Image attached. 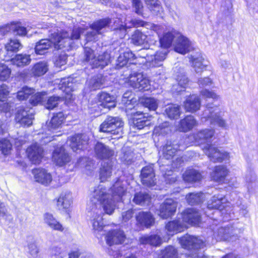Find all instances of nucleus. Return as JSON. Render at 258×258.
<instances>
[{"mask_svg": "<svg viewBox=\"0 0 258 258\" xmlns=\"http://www.w3.org/2000/svg\"><path fill=\"white\" fill-rule=\"evenodd\" d=\"M12 149V143L9 140L3 139L0 141V150L4 155H8L10 153Z\"/></svg>", "mask_w": 258, "mask_h": 258, "instance_id": "obj_58", "label": "nucleus"}, {"mask_svg": "<svg viewBox=\"0 0 258 258\" xmlns=\"http://www.w3.org/2000/svg\"><path fill=\"white\" fill-rule=\"evenodd\" d=\"M190 60L191 66L197 73H201L205 70L207 64L205 63L204 58L201 53L191 55Z\"/></svg>", "mask_w": 258, "mask_h": 258, "instance_id": "obj_29", "label": "nucleus"}, {"mask_svg": "<svg viewBox=\"0 0 258 258\" xmlns=\"http://www.w3.org/2000/svg\"><path fill=\"white\" fill-rule=\"evenodd\" d=\"M229 172V171L226 166L220 165L214 167L210 175L213 180L223 183L225 182L226 178L228 175Z\"/></svg>", "mask_w": 258, "mask_h": 258, "instance_id": "obj_21", "label": "nucleus"}, {"mask_svg": "<svg viewBox=\"0 0 258 258\" xmlns=\"http://www.w3.org/2000/svg\"><path fill=\"white\" fill-rule=\"evenodd\" d=\"M162 258H177V250L172 246L165 247L161 252Z\"/></svg>", "mask_w": 258, "mask_h": 258, "instance_id": "obj_55", "label": "nucleus"}, {"mask_svg": "<svg viewBox=\"0 0 258 258\" xmlns=\"http://www.w3.org/2000/svg\"><path fill=\"white\" fill-rule=\"evenodd\" d=\"M110 56L108 52H104L99 55L93 62V68H100L103 69L110 62Z\"/></svg>", "mask_w": 258, "mask_h": 258, "instance_id": "obj_43", "label": "nucleus"}, {"mask_svg": "<svg viewBox=\"0 0 258 258\" xmlns=\"http://www.w3.org/2000/svg\"><path fill=\"white\" fill-rule=\"evenodd\" d=\"M62 98L58 96H53L50 97L47 100V102L44 103L45 108L47 109H52L56 107L58 102L61 100Z\"/></svg>", "mask_w": 258, "mask_h": 258, "instance_id": "obj_60", "label": "nucleus"}, {"mask_svg": "<svg viewBox=\"0 0 258 258\" xmlns=\"http://www.w3.org/2000/svg\"><path fill=\"white\" fill-rule=\"evenodd\" d=\"M167 54V50L166 49L162 48L157 51L154 55H150V59L149 62L153 67H160L162 65V62L165 59Z\"/></svg>", "mask_w": 258, "mask_h": 258, "instance_id": "obj_35", "label": "nucleus"}, {"mask_svg": "<svg viewBox=\"0 0 258 258\" xmlns=\"http://www.w3.org/2000/svg\"><path fill=\"white\" fill-rule=\"evenodd\" d=\"M203 122L209 121L212 125H217L219 127L227 130L229 126L226 121L221 116V111L217 105L208 103L201 115Z\"/></svg>", "mask_w": 258, "mask_h": 258, "instance_id": "obj_3", "label": "nucleus"}, {"mask_svg": "<svg viewBox=\"0 0 258 258\" xmlns=\"http://www.w3.org/2000/svg\"><path fill=\"white\" fill-rule=\"evenodd\" d=\"M121 160L126 164H131L133 160V153L131 151L124 152L123 150L122 154L120 157Z\"/></svg>", "mask_w": 258, "mask_h": 258, "instance_id": "obj_64", "label": "nucleus"}, {"mask_svg": "<svg viewBox=\"0 0 258 258\" xmlns=\"http://www.w3.org/2000/svg\"><path fill=\"white\" fill-rule=\"evenodd\" d=\"M197 122L192 115H187L180 121L179 130L181 132H186L192 129Z\"/></svg>", "mask_w": 258, "mask_h": 258, "instance_id": "obj_37", "label": "nucleus"}, {"mask_svg": "<svg viewBox=\"0 0 258 258\" xmlns=\"http://www.w3.org/2000/svg\"><path fill=\"white\" fill-rule=\"evenodd\" d=\"M226 199L222 195L213 196L208 202L207 208L209 210H219L221 211L225 208Z\"/></svg>", "mask_w": 258, "mask_h": 258, "instance_id": "obj_26", "label": "nucleus"}, {"mask_svg": "<svg viewBox=\"0 0 258 258\" xmlns=\"http://www.w3.org/2000/svg\"><path fill=\"white\" fill-rule=\"evenodd\" d=\"M185 225L179 220H174L168 222L165 226V229L168 235L172 236L183 230Z\"/></svg>", "mask_w": 258, "mask_h": 258, "instance_id": "obj_32", "label": "nucleus"}, {"mask_svg": "<svg viewBox=\"0 0 258 258\" xmlns=\"http://www.w3.org/2000/svg\"><path fill=\"white\" fill-rule=\"evenodd\" d=\"M180 243L184 248L192 250L189 254L192 258H206L202 252L199 251V249L204 246V242L201 239L193 236L186 235L180 239Z\"/></svg>", "mask_w": 258, "mask_h": 258, "instance_id": "obj_4", "label": "nucleus"}, {"mask_svg": "<svg viewBox=\"0 0 258 258\" xmlns=\"http://www.w3.org/2000/svg\"><path fill=\"white\" fill-rule=\"evenodd\" d=\"M53 161L59 166H62L69 163L71 158L63 147L56 148L52 153Z\"/></svg>", "mask_w": 258, "mask_h": 258, "instance_id": "obj_12", "label": "nucleus"}, {"mask_svg": "<svg viewBox=\"0 0 258 258\" xmlns=\"http://www.w3.org/2000/svg\"><path fill=\"white\" fill-rule=\"evenodd\" d=\"M33 119L34 115L30 109H25L21 107L18 108L15 117L17 122L23 126H29L32 124Z\"/></svg>", "mask_w": 258, "mask_h": 258, "instance_id": "obj_10", "label": "nucleus"}, {"mask_svg": "<svg viewBox=\"0 0 258 258\" xmlns=\"http://www.w3.org/2000/svg\"><path fill=\"white\" fill-rule=\"evenodd\" d=\"M132 24L131 25L126 26L127 23H126L125 25H123L122 24L118 25V26H117L116 25L114 27L113 29L114 30H116V33H117L118 32H120V35L119 36L120 38H122L125 36V35L126 34V29H125L126 27H130L131 26H134V27H137L143 25V22L142 21H137L136 20H132Z\"/></svg>", "mask_w": 258, "mask_h": 258, "instance_id": "obj_49", "label": "nucleus"}, {"mask_svg": "<svg viewBox=\"0 0 258 258\" xmlns=\"http://www.w3.org/2000/svg\"><path fill=\"white\" fill-rule=\"evenodd\" d=\"M202 192H191L186 196L187 203L191 205L200 204L203 200Z\"/></svg>", "mask_w": 258, "mask_h": 258, "instance_id": "obj_52", "label": "nucleus"}, {"mask_svg": "<svg viewBox=\"0 0 258 258\" xmlns=\"http://www.w3.org/2000/svg\"><path fill=\"white\" fill-rule=\"evenodd\" d=\"M23 47L22 44L17 39H10L5 45V48L7 51L16 52Z\"/></svg>", "mask_w": 258, "mask_h": 258, "instance_id": "obj_50", "label": "nucleus"}, {"mask_svg": "<svg viewBox=\"0 0 258 258\" xmlns=\"http://www.w3.org/2000/svg\"><path fill=\"white\" fill-rule=\"evenodd\" d=\"M48 70V65L45 61H39L35 63L31 69V73L34 77L44 75Z\"/></svg>", "mask_w": 258, "mask_h": 258, "instance_id": "obj_39", "label": "nucleus"}, {"mask_svg": "<svg viewBox=\"0 0 258 258\" xmlns=\"http://www.w3.org/2000/svg\"><path fill=\"white\" fill-rule=\"evenodd\" d=\"M142 103L144 106L148 108L150 110H155L158 105V102L156 99L154 98H146L143 101Z\"/></svg>", "mask_w": 258, "mask_h": 258, "instance_id": "obj_59", "label": "nucleus"}, {"mask_svg": "<svg viewBox=\"0 0 258 258\" xmlns=\"http://www.w3.org/2000/svg\"><path fill=\"white\" fill-rule=\"evenodd\" d=\"M203 176L201 173L195 169H189L186 170L183 174V180L188 182L199 181L202 179Z\"/></svg>", "mask_w": 258, "mask_h": 258, "instance_id": "obj_42", "label": "nucleus"}, {"mask_svg": "<svg viewBox=\"0 0 258 258\" xmlns=\"http://www.w3.org/2000/svg\"><path fill=\"white\" fill-rule=\"evenodd\" d=\"M65 119L63 113L59 112L54 114L51 120L48 123V130L51 132L58 128Z\"/></svg>", "mask_w": 258, "mask_h": 258, "instance_id": "obj_41", "label": "nucleus"}, {"mask_svg": "<svg viewBox=\"0 0 258 258\" xmlns=\"http://www.w3.org/2000/svg\"><path fill=\"white\" fill-rule=\"evenodd\" d=\"M183 221L192 225H197L201 221V214L194 208L187 209L182 213Z\"/></svg>", "mask_w": 258, "mask_h": 258, "instance_id": "obj_13", "label": "nucleus"}, {"mask_svg": "<svg viewBox=\"0 0 258 258\" xmlns=\"http://www.w3.org/2000/svg\"><path fill=\"white\" fill-rule=\"evenodd\" d=\"M149 10L154 14H157L161 8L159 1L157 0H145Z\"/></svg>", "mask_w": 258, "mask_h": 258, "instance_id": "obj_61", "label": "nucleus"}, {"mask_svg": "<svg viewBox=\"0 0 258 258\" xmlns=\"http://www.w3.org/2000/svg\"><path fill=\"white\" fill-rule=\"evenodd\" d=\"M176 81L177 84L173 86L172 90L177 93H179L185 89L187 86L189 82L188 78L182 74L177 77Z\"/></svg>", "mask_w": 258, "mask_h": 258, "instance_id": "obj_47", "label": "nucleus"}, {"mask_svg": "<svg viewBox=\"0 0 258 258\" xmlns=\"http://www.w3.org/2000/svg\"><path fill=\"white\" fill-rule=\"evenodd\" d=\"M110 20L108 18H105L98 20L93 23L91 25V28L93 31L88 32L86 34V39L88 41H92L96 34H101V30L108 26L110 23Z\"/></svg>", "mask_w": 258, "mask_h": 258, "instance_id": "obj_14", "label": "nucleus"}, {"mask_svg": "<svg viewBox=\"0 0 258 258\" xmlns=\"http://www.w3.org/2000/svg\"><path fill=\"white\" fill-rule=\"evenodd\" d=\"M126 239L124 232L120 229L110 230L108 231L105 236L106 243L110 246L122 244L125 242Z\"/></svg>", "mask_w": 258, "mask_h": 258, "instance_id": "obj_11", "label": "nucleus"}, {"mask_svg": "<svg viewBox=\"0 0 258 258\" xmlns=\"http://www.w3.org/2000/svg\"><path fill=\"white\" fill-rule=\"evenodd\" d=\"M97 96L100 105L109 109L115 106V98L114 96L106 92H101Z\"/></svg>", "mask_w": 258, "mask_h": 258, "instance_id": "obj_27", "label": "nucleus"}, {"mask_svg": "<svg viewBox=\"0 0 258 258\" xmlns=\"http://www.w3.org/2000/svg\"><path fill=\"white\" fill-rule=\"evenodd\" d=\"M28 157L33 164H39L43 156V150L37 144H32L26 151Z\"/></svg>", "mask_w": 258, "mask_h": 258, "instance_id": "obj_18", "label": "nucleus"}, {"mask_svg": "<svg viewBox=\"0 0 258 258\" xmlns=\"http://www.w3.org/2000/svg\"><path fill=\"white\" fill-rule=\"evenodd\" d=\"M139 241L143 244H150L155 246H159L162 242L161 237L157 234L144 235L140 238Z\"/></svg>", "mask_w": 258, "mask_h": 258, "instance_id": "obj_38", "label": "nucleus"}, {"mask_svg": "<svg viewBox=\"0 0 258 258\" xmlns=\"http://www.w3.org/2000/svg\"><path fill=\"white\" fill-rule=\"evenodd\" d=\"M84 32V29L81 28H75L73 29L71 36H70L68 33L66 31L60 32L59 33H56L58 36H62L60 37V40H62L63 37L65 36L64 33H67L68 37L70 38L69 40V44H68V42L65 43V46L64 47H71V41L73 39H78L80 38V36L81 34Z\"/></svg>", "mask_w": 258, "mask_h": 258, "instance_id": "obj_44", "label": "nucleus"}, {"mask_svg": "<svg viewBox=\"0 0 258 258\" xmlns=\"http://www.w3.org/2000/svg\"><path fill=\"white\" fill-rule=\"evenodd\" d=\"M130 85L139 90H147L149 89L150 81L142 74H134L130 76L128 79Z\"/></svg>", "mask_w": 258, "mask_h": 258, "instance_id": "obj_8", "label": "nucleus"}, {"mask_svg": "<svg viewBox=\"0 0 258 258\" xmlns=\"http://www.w3.org/2000/svg\"><path fill=\"white\" fill-rule=\"evenodd\" d=\"M184 107L187 112L194 113L199 110L201 107L200 98L195 95L187 98L184 102Z\"/></svg>", "mask_w": 258, "mask_h": 258, "instance_id": "obj_25", "label": "nucleus"}, {"mask_svg": "<svg viewBox=\"0 0 258 258\" xmlns=\"http://www.w3.org/2000/svg\"><path fill=\"white\" fill-rule=\"evenodd\" d=\"M94 152L95 156L100 159H108L114 154L113 150L101 142H98L95 145Z\"/></svg>", "mask_w": 258, "mask_h": 258, "instance_id": "obj_22", "label": "nucleus"}, {"mask_svg": "<svg viewBox=\"0 0 258 258\" xmlns=\"http://www.w3.org/2000/svg\"><path fill=\"white\" fill-rule=\"evenodd\" d=\"M179 146L177 144H174L171 142H167V143L163 146L162 148V157H160L158 160V164L161 165L164 162V160H169L171 159L174 156ZM161 166V165H160Z\"/></svg>", "mask_w": 258, "mask_h": 258, "instance_id": "obj_20", "label": "nucleus"}, {"mask_svg": "<svg viewBox=\"0 0 258 258\" xmlns=\"http://www.w3.org/2000/svg\"><path fill=\"white\" fill-rule=\"evenodd\" d=\"M46 95L47 93L46 92L34 93L31 95V98L29 100L30 103L33 105H36L44 101Z\"/></svg>", "mask_w": 258, "mask_h": 258, "instance_id": "obj_57", "label": "nucleus"}, {"mask_svg": "<svg viewBox=\"0 0 258 258\" xmlns=\"http://www.w3.org/2000/svg\"><path fill=\"white\" fill-rule=\"evenodd\" d=\"M123 122L121 118L118 117L107 116L100 124L99 131L121 136L123 134Z\"/></svg>", "mask_w": 258, "mask_h": 258, "instance_id": "obj_5", "label": "nucleus"}, {"mask_svg": "<svg viewBox=\"0 0 258 258\" xmlns=\"http://www.w3.org/2000/svg\"><path fill=\"white\" fill-rule=\"evenodd\" d=\"M125 191V188L122 182L117 180L111 189L99 185L93 190L91 201L95 204L99 202L105 213L111 215L116 207L118 201Z\"/></svg>", "mask_w": 258, "mask_h": 258, "instance_id": "obj_1", "label": "nucleus"}, {"mask_svg": "<svg viewBox=\"0 0 258 258\" xmlns=\"http://www.w3.org/2000/svg\"><path fill=\"white\" fill-rule=\"evenodd\" d=\"M31 59L30 55L26 54H18L11 59L13 65L18 67H24L30 64Z\"/></svg>", "mask_w": 258, "mask_h": 258, "instance_id": "obj_40", "label": "nucleus"}, {"mask_svg": "<svg viewBox=\"0 0 258 258\" xmlns=\"http://www.w3.org/2000/svg\"><path fill=\"white\" fill-rule=\"evenodd\" d=\"M34 92L35 90L32 88L24 87L18 92L17 97L19 100H24L32 95Z\"/></svg>", "mask_w": 258, "mask_h": 258, "instance_id": "obj_56", "label": "nucleus"}, {"mask_svg": "<svg viewBox=\"0 0 258 258\" xmlns=\"http://www.w3.org/2000/svg\"><path fill=\"white\" fill-rule=\"evenodd\" d=\"M178 34L175 31L167 32L165 33L162 37H160L161 45L164 49L169 47L173 41V39H176V34Z\"/></svg>", "mask_w": 258, "mask_h": 258, "instance_id": "obj_45", "label": "nucleus"}, {"mask_svg": "<svg viewBox=\"0 0 258 258\" xmlns=\"http://www.w3.org/2000/svg\"><path fill=\"white\" fill-rule=\"evenodd\" d=\"M176 39L174 44V50L181 54H185L192 49V45L185 37L178 33L176 34Z\"/></svg>", "mask_w": 258, "mask_h": 258, "instance_id": "obj_16", "label": "nucleus"}, {"mask_svg": "<svg viewBox=\"0 0 258 258\" xmlns=\"http://www.w3.org/2000/svg\"><path fill=\"white\" fill-rule=\"evenodd\" d=\"M65 36L63 37L62 40L60 38L62 36H58L55 32L51 33L50 35L49 36V39H43L40 40L39 42L36 43L35 51L37 54L43 55L47 52V51L49 49L52 45H54L56 49H59L63 48L65 46V43L68 42L69 44L70 38L67 33H64Z\"/></svg>", "mask_w": 258, "mask_h": 258, "instance_id": "obj_2", "label": "nucleus"}, {"mask_svg": "<svg viewBox=\"0 0 258 258\" xmlns=\"http://www.w3.org/2000/svg\"><path fill=\"white\" fill-rule=\"evenodd\" d=\"M149 50L141 49L136 54H134V61H137L139 64L145 63L151 60Z\"/></svg>", "mask_w": 258, "mask_h": 258, "instance_id": "obj_46", "label": "nucleus"}, {"mask_svg": "<svg viewBox=\"0 0 258 258\" xmlns=\"http://www.w3.org/2000/svg\"><path fill=\"white\" fill-rule=\"evenodd\" d=\"M180 112V107L176 104L169 105L165 110V114L171 119H177L179 117Z\"/></svg>", "mask_w": 258, "mask_h": 258, "instance_id": "obj_48", "label": "nucleus"}, {"mask_svg": "<svg viewBox=\"0 0 258 258\" xmlns=\"http://www.w3.org/2000/svg\"><path fill=\"white\" fill-rule=\"evenodd\" d=\"M177 204L172 199H167L160 206L158 215L162 219H167L173 215L176 211Z\"/></svg>", "mask_w": 258, "mask_h": 258, "instance_id": "obj_7", "label": "nucleus"}, {"mask_svg": "<svg viewBox=\"0 0 258 258\" xmlns=\"http://www.w3.org/2000/svg\"><path fill=\"white\" fill-rule=\"evenodd\" d=\"M134 54L131 51H126L121 53L117 58L116 68L119 69L125 66L128 61L130 63L137 64L138 62L134 61Z\"/></svg>", "mask_w": 258, "mask_h": 258, "instance_id": "obj_30", "label": "nucleus"}, {"mask_svg": "<svg viewBox=\"0 0 258 258\" xmlns=\"http://www.w3.org/2000/svg\"><path fill=\"white\" fill-rule=\"evenodd\" d=\"M215 134L213 129L205 128L188 137L189 140L194 139L197 143H205L210 142Z\"/></svg>", "mask_w": 258, "mask_h": 258, "instance_id": "obj_17", "label": "nucleus"}, {"mask_svg": "<svg viewBox=\"0 0 258 258\" xmlns=\"http://www.w3.org/2000/svg\"><path fill=\"white\" fill-rule=\"evenodd\" d=\"M43 220L44 223L54 230L62 232L64 229L62 225L50 213H46L44 214Z\"/></svg>", "mask_w": 258, "mask_h": 258, "instance_id": "obj_33", "label": "nucleus"}, {"mask_svg": "<svg viewBox=\"0 0 258 258\" xmlns=\"http://www.w3.org/2000/svg\"><path fill=\"white\" fill-rule=\"evenodd\" d=\"M132 40L137 45H142L148 42L147 35L139 31L134 33L132 36Z\"/></svg>", "mask_w": 258, "mask_h": 258, "instance_id": "obj_54", "label": "nucleus"}, {"mask_svg": "<svg viewBox=\"0 0 258 258\" xmlns=\"http://www.w3.org/2000/svg\"><path fill=\"white\" fill-rule=\"evenodd\" d=\"M214 236L216 241L225 240L233 241L238 239V235L236 234V230L232 227H220L214 233Z\"/></svg>", "mask_w": 258, "mask_h": 258, "instance_id": "obj_9", "label": "nucleus"}, {"mask_svg": "<svg viewBox=\"0 0 258 258\" xmlns=\"http://www.w3.org/2000/svg\"><path fill=\"white\" fill-rule=\"evenodd\" d=\"M104 79L101 75L93 77L89 82L90 88L92 90L100 89L104 84Z\"/></svg>", "mask_w": 258, "mask_h": 258, "instance_id": "obj_53", "label": "nucleus"}, {"mask_svg": "<svg viewBox=\"0 0 258 258\" xmlns=\"http://www.w3.org/2000/svg\"><path fill=\"white\" fill-rule=\"evenodd\" d=\"M203 150L210 160L214 162H222L229 158L228 153L220 150L213 145H206L203 148Z\"/></svg>", "mask_w": 258, "mask_h": 258, "instance_id": "obj_6", "label": "nucleus"}, {"mask_svg": "<svg viewBox=\"0 0 258 258\" xmlns=\"http://www.w3.org/2000/svg\"><path fill=\"white\" fill-rule=\"evenodd\" d=\"M132 114L133 115V127L138 130H141L146 126L150 124V121L147 119L142 112L133 111Z\"/></svg>", "mask_w": 258, "mask_h": 258, "instance_id": "obj_28", "label": "nucleus"}, {"mask_svg": "<svg viewBox=\"0 0 258 258\" xmlns=\"http://www.w3.org/2000/svg\"><path fill=\"white\" fill-rule=\"evenodd\" d=\"M12 32L19 36H25L27 34L26 28L18 23H12Z\"/></svg>", "mask_w": 258, "mask_h": 258, "instance_id": "obj_62", "label": "nucleus"}, {"mask_svg": "<svg viewBox=\"0 0 258 258\" xmlns=\"http://www.w3.org/2000/svg\"><path fill=\"white\" fill-rule=\"evenodd\" d=\"M84 57L85 60L93 67V62L96 60L94 51L89 47H85L84 50Z\"/></svg>", "mask_w": 258, "mask_h": 258, "instance_id": "obj_63", "label": "nucleus"}, {"mask_svg": "<svg viewBox=\"0 0 258 258\" xmlns=\"http://www.w3.org/2000/svg\"><path fill=\"white\" fill-rule=\"evenodd\" d=\"M151 200L150 196L143 192L137 193L135 195L133 201L137 205L143 206L148 204Z\"/></svg>", "mask_w": 258, "mask_h": 258, "instance_id": "obj_51", "label": "nucleus"}, {"mask_svg": "<svg viewBox=\"0 0 258 258\" xmlns=\"http://www.w3.org/2000/svg\"><path fill=\"white\" fill-rule=\"evenodd\" d=\"M136 219L139 224L147 228L151 227L154 223V218L150 212H139Z\"/></svg>", "mask_w": 258, "mask_h": 258, "instance_id": "obj_31", "label": "nucleus"}, {"mask_svg": "<svg viewBox=\"0 0 258 258\" xmlns=\"http://www.w3.org/2000/svg\"><path fill=\"white\" fill-rule=\"evenodd\" d=\"M70 146L74 152L82 150L87 145L88 139L84 135H76L70 139Z\"/></svg>", "mask_w": 258, "mask_h": 258, "instance_id": "obj_23", "label": "nucleus"}, {"mask_svg": "<svg viewBox=\"0 0 258 258\" xmlns=\"http://www.w3.org/2000/svg\"><path fill=\"white\" fill-rule=\"evenodd\" d=\"M155 173L152 166H147L144 167L141 173L142 183L147 186H154L155 183Z\"/></svg>", "mask_w": 258, "mask_h": 258, "instance_id": "obj_19", "label": "nucleus"}, {"mask_svg": "<svg viewBox=\"0 0 258 258\" xmlns=\"http://www.w3.org/2000/svg\"><path fill=\"white\" fill-rule=\"evenodd\" d=\"M34 178L36 182L47 185L52 181V176L46 170L36 168L32 170Z\"/></svg>", "mask_w": 258, "mask_h": 258, "instance_id": "obj_24", "label": "nucleus"}, {"mask_svg": "<svg viewBox=\"0 0 258 258\" xmlns=\"http://www.w3.org/2000/svg\"><path fill=\"white\" fill-rule=\"evenodd\" d=\"M72 202V197L70 192L62 193L57 201V207L59 210L68 209Z\"/></svg>", "mask_w": 258, "mask_h": 258, "instance_id": "obj_34", "label": "nucleus"}, {"mask_svg": "<svg viewBox=\"0 0 258 258\" xmlns=\"http://www.w3.org/2000/svg\"><path fill=\"white\" fill-rule=\"evenodd\" d=\"M112 172V164L110 161L104 162L100 169L99 177L101 182L106 181L110 178Z\"/></svg>", "mask_w": 258, "mask_h": 258, "instance_id": "obj_36", "label": "nucleus"}, {"mask_svg": "<svg viewBox=\"0 0 258 258\" xmlns=\"http://www.w3.org/2000/svg\"><path fill=\"white\" fill-rule=\"evenodd\" d=\"M90 223L94 233L97 234L102 231L104 224L100 210L95 209L91 213Z\"/></svg>", "mask_w": 258, "mask_h": 258, "instance_id": "obj_15", "label": "nucleus"}]
</instances>
